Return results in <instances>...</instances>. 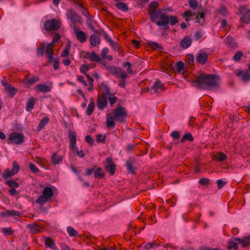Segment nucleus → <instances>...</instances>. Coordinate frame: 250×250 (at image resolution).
I'll return each mask as SVG.
<instances>
[{
    "mask_svg": "<svg viewBox=\"0 0 250 250\" xmlns=\"http://www.w3.org/2000/svg\"><path fill=\"white\" fill-rule=\"evenodd\" d=\"M147 44L149 47L153 50H157L160 52H162L164 50V48L161 45L155 42L148 41L147 42Z\"/></svg>",
    "mask_w": 250,
    "mask_h": 250,
    "instance_id": "obj_23",
    "label": "nucleus"
},
{
    "mask_svg": "<svg viewBox=\"0 0 250 250\" xmlns=\"http://www.w3.org/2000/svg\"><path fill=\"white\" fill-rule=\"evenodd\" d=\"M208 55L206 53H201L197 54L196 56V61L202 65L205 64L208 61Z\"/></svg>",
    "mask_w": 250,
    "mask_h": 250,
    "instance_id": "obj_20",
    "label": "nucleus"
},
{
    "mask_svg": "<svg viewBox=\"0 0 250 250\" xmlns=\"http://www.w3.org/2000/svg\"><path fill=\"white\" fill-rule=\"evenodd\" d=\"M74 31L76 33V37L78 41L81 43H83L86 42V37L83 31L79 30L77 27V28H74Z\"/></svg>",
    "mask_w": 250,
    "mask_h": 250,
    "instance_id": "obj_18",
    "label": "nucleus"
},
{
    "mask_svg": "<svg viewBox=\"0 0 250 250\" xmlns=\"http://www.w3.org/2000/svg\"><path fill=\"white\" fill-rule=\"evenodd\" d=\"M22 213L19 211H16L15 210H6L4 211L1 212L0 213V215L2 217H4L5 216H17L19 217L22 216Z\"/></svg>",
    "mask_w": 250,
    "mask_h": 250,
    "instance_id": "obj_16",
    "label": "nucleus"
},
{
    "mask_svg": "<svg viewBox=\"0 0 250 250\" xmlns=\"http://www.w3.org/2000/svg\"><path fill=\"white\" fill-rule=\"evenodd\" d=\"M75 4L77 6H79L82 9H84L85 11V12L88 14V10L84 6L83 4L81 2L80 0H77L75 1Z\"/></svg>",
    "mask_w": 250,
    "mask_h": 250,
    "instance_id": "obj_58",
    "label": "nucleus"
},
{
    "mask_svg": "<svg viewBox=\"0 0 250 250\" xmlns=\"http://www.w3.org/2000/svg\"><path fill=\"white\" fill-rule=\"evenodd\" d=\"M105 168L109 172L111 175H113L115 172L116 165L114 163L107 164L105 166Z\"/></svg>",
    "mask_w": 250,
    "mask_h": 250,
    "instance_id": "obj_34",
    "label": "nucleus"
},
{
    "mask_svg": "<svg viewBox=\"0 0 250 250\" xmlns=\"http://www.w3.org/2000/svg\"><path fill=\"white\" fill-rule=\"evenodd\" d=\"M35 89L37 92L46 93L51 90L52 86H49L44 84H39L36 86Z\"/></svg>",
    "mask_w": 250,
    "mask_h": 250,
    "instance_id": "obj_21",
    "label": "nucleus"
},
{
    "mask_svg": "<svg viewBox=\"0 0 250 250\" xmlns=\"http://www.w3.org/2000/svg\"><path fill=\"white\" fill-rule=\"evenodd\" d=\"M5 183L11 188H17L19 187V183L14 180H8Z\"/></svg>",
    "mask_w": 250,
    "mask_h": 250,
    "instance_id": "obj_47",
    "label": "nucleus"
},
{
    "mask_svg": "<svg viewBox=\"0 0 250 250\" xmlns=\"http://www.w3.org/2000/svg\"><path fill=\"white\" fill-rule=\"evenodd\" d=\"M227 157V155L224 154L223 152H219L217 154V159L219 162H223L226 160Z\"/></svg>",
    "mask_w": 250,
    "mask_h": 250,
    "instance_id": "obj_52",
    "label": "nucleus"
},
{
    "mask_svg": "<svg viewBox=\"0 0 250 250\" xmlns=\"http://www.w3.org/2000/svg\"><path fill=\"white\" fill-rule=\"evenodd\" d=\"M192 42V41L188 37H185L180 43L181 47L183 49H187L190 46Z\"/></svg>",
    "mask_w": 250,
    "mask_h": 250,
    "instance_id": "obj_26",
    "label": "nucleus"
},
{
    "mask_svg": "<svg viewBox=\"0 0 250 250\" xmlns=\"http://www.w3.org/2000/svg\"><path fill=\"white\" fill-rule=\"evenodd\" d=\"M67 231L69 235L71 237H76L79 235L78 232L71 226L67 227Z\"/></svg>",
    "mask_w": 250,
    "mask_h": 250,
    "instance_id": "obj_42",
    "label": "nucleus"
},
{
    "mask_svg": "<svg viewBox=\"0 0 250 250\" xmlns=\"http://www.w3.org/2000/svg\"><path fill=\"white\" fill-rule=\"evenodd\" d=\"M216 183L218 186V188L220 189L224 187L225 185L227 184V182L226 181H224L221 179H219L217 180Z\"/></svg>",
    "mask_w": 250,
    "mask_h": 250,
    "instance_id": "obj_64",
    "label": "nucleus"
},
{
    "mask_svg": "<svg viewBox=\"0 0 250 250\" xmlns=\"http://www.w3.org/2000/svg\"><path fill=\"white\" fill-rule=\"evenodd\" d=\"M94 32L96 35L97 34L98 35L103 36L105 40H106L107 38L109 37V36L107 35V34L104 31V30L103 29L101 28H100V29L98 30L95 29V30H94Z\"/></svg>",
    "mask_w": 250,
    "mask_h": 250,
    "instance_id": "obj_41",
    "label": "nucleus"
},
{
    "mask_svg": "<svg viewBox=\"0 0 250 250\" xmlns=\"http://www.w3.org/2000/svg\"><path fill=\"white\" fill-rule=\"evenodd\" d=\"M238 15H242L240 20L246 24L250 23V10H247L245 5H241L238 9Z\"/></svg>",
    "mask_w": 250,
    "mask_h": 250,
    "instance_id": "obj_7",
    "label": "nucleus"
},
{
    "mask_svg": "<svg viewBox=\"0 0 250 250\" xmlns=\"http://www.w3.org/2000/svg\"><path fill=\"white\" fill-rule=\"evenodd\" d=\"M99 88L102 92V96L106 97H108V96H111L110 88L105 83H102L101 84L99 85Z\"/></svg>",
    "mask_w": 250,
    "mask_h": 250,
    "instance_id": "obj_17",
    "label": "nucleus"
},
{
    "mask_svg": "<svg viewBox=\"0 0 250 250\" xmlns=\"http://www.w3.org/2000/svg\"><path fill=\"white\" fill-rule=\"evenodd\" d=\"M228 250H238V244L236 242L234 241H229V242L228 246L227 247Z\"/></svg>",
    "mask_w": 250,
    "mask_h": 250,
    "instance_id": "obj_45",
    "label": "nucleus"
},
{
    "mask_svg": "<svg viewBox=\"0 0 250 250\" xmlns=\"http://www.w3.org/2000/svg\"><path fill=\"white\" fill-rule=\"evenodd\" d=\"M159 26H164L165 30H167L169 29L168 24L169 23L168 16L166 14L163 15L159 20L156 21V22H153Z\"/></svg>",
    "mask_w": 250,
    "mask_h": 250,
    "instance_id": "obj_10",
    "label": "nucleus"
},
{
    "mask_svg": "<svg viewBox=\"0 0 250 250\" xmlns=\"http://www.w3.org/2000/svg\"><path fill=\"white\" fill-rule=\"evenodd\" d=\"M159 4L157 1H153L149 3L147 11L150 16V20L153 22L159 20L163 15L166 14L165 10L163 8L157 9Z\"/></svg>",
    "mask_w": 250,
    "mask_h": 250,
    "instance_id": "obj_3",
    "label": "nucleus"
},
{
    "mask_svg": "<svg viewBox=\"0 0 250 250\" xmlns=\"http://www.w3.org/2000/svg\"><path fill=\"white\" fill-rule=\"evenodd\" d=\"M96 167H97V166L94 165L93 166V167L92 168L86 169L85 173L84 175L85 176L90 175L94 171H95V170L96 169Z\"/></svg>",
    "mask_w": 250,
    "mask_h": 250,
    "instance_id": "obj_61",
    "label": "nucleus"
},
{
    "mask_svg": "<svg viewBox=\"0 0 250 250\" xmlns=\"http://www.w3.org/2000/svg\"><path fill=\"white\" fill-rule=\"evenodd\" d=\"M169 23L171 25H174L178 22V20L175 16L168 17Z\"/></svg>",
    "mask_w": 250,
    "mask_h": 250,
    "instance_id": "obj_51",
    "label": "nucleus"
},
{
    "mask_svg": "<svg viewBox=\"0 0 250 250\" xmlns=\"http://www.w3.org/2000/svg\"><path fill=\"white\" fill-rule=\"evenodd\" d=\"M45 245L48 247L55 250L57 249L54 241L51 237H47L44 241Z\"/></svg>",
    "mask_w": 250,
    "mask_h": 250,
    "instance_id": "obj_30",
    "label": "nucleus"
},
{
    "mask_svg": "<svg viewBox=\"0 0 250 250\" xmlns=\"http://www.w3.org/2000/svg\"><path fill=\"white\" fill-rule=\"evenodd\" d=\"M195 13H193L190 10H187L183 13L182 17H183V18H189L190 17H191L192 16H195Z\"/></svg>",
    "mask_w": 250,
    "mask_h": 250,
    "instance_id": "obj_60",
    "label": "nucleus"
},
{
    "mask_svg": "<svg viewBox=\"0 0 250 250\" xmlns=\"http://www.w3.org/2000/svg\"><path fill=\"white\" fill-rule=\"evenodd\" d=\"M2 232L4 234L8 235L13 234L14 230H12L11 227L10 228H2Z\"/></svg>",
    "mask_w": 250,
    "mask_h": 250,
    "instance_id": "obj_53",
    "label": "nucleus"
},
{
    "mask_svg": "<svg viewBox=\"0 0 250 250\" xmlns=\"http://www.w3.org/2000/svg\"><path fill=\"white\" fill-rule=\"evenodd\" d=\"M189 5L192 9H195L198 6V2L196 0H189Z\"/></svg>",
    "mask_w": 250,
    "mask_h": 250,
    "instance_id": "obj_59",
    "label": "nucleus"
},
{
    "mask_svg": "<svg viewBox=\"0 0 250 250\" xmlns=\"http://www.w3.org/2000/svg\"><path fill=\"white\" fill-rule=\"evenodd\" d=\"M61 27L60 21L56 19L47 20L44 23V28L47 31H56Z\"/></svg>",
    "mask_w": 250,
    "mask_h": 250,
    "instance_id": "obj_6",
    "label": "nucleus"
},
{
    "mask_svg": "<svg viewBox=\"0 0 250 250\" xmlns=\"http://www.w3.org/2000/svg\"><path fill=\"white\" fill-rule=\"evenodd\" d=\"M134 163V160L131 158L126 161L125 163V166L127 167L128 172L130 173H135V168L133 166V164Z\"/></svg>",
    "mask_w": 250,
    "mask_h": 250,
    "instance_id": "obj_27",
    "label": "nucleus"
},
{
    "mask_svg": "<svg viewBox=\"0 0 250 250\" xmlns=\"http://www.w3.org/2000/svg\"><path fill=\"white\" fill-rule=\"evenodd\" d=\"M29 73L27 75L25 76V78L22 80V83L26 86H30L34 83L39 81L40 79L38 76H33L31 78H29Z\"/></svg>",
    "mask_w": 250,
    "mask_h": 250,
    "instance_id": "obj_13",
    "label": "nucleus"
},
{
    "mask_svg": "<svg viewBox=\"0 0 250 250\" xmlns=\"http://www.w3.org/2000/svg\"><path fill=\"white\" fill-rule=\"evenodd\" d=\"M159 245L157 244L155 241L152 243H148L146 244L144 248L146 250H149L150 249H153L155 247H158Z\"/></svg>",
    "mask_w": 250,
    "mask_h": 250,
    "instance_id": "obj_50",
    "label": "nucleus"
},
{
    "mask_svg": "<svg viewBox=\"0 0 250 250\" xmlns=\"http://www.w3.org/2000/svg\"><path fill=\"white\" fill-rule=\"evenodd\" d=\"M66 15L67 19L73 23V27L74 28H77L76 23L79 24L82 23L81 17L79 16L74 10L71 9H67L66 10Z\"/></svg>",
    "mask_w": 250,
    "mask_h": 250,
    "instance_id": "obj_5",
    "label": "nucleus"
},
{
    "mask_svg": "<svg viewBox=\"0 0 250 250\" xmlns=\"http://www.w3.org/2000/svg\"><path fill=\"white\" fill-rule=\"evenodd\" d=\"M116 7L124 12H126L128 10V8L127 4L124 2H117L116 3Z\"/></svg>",
    "mask_w": 250,
    "mask_h": 250,
    "instance_id": "obj_39",
    "label": "nucleus"
},
{
    "mask_svg": "<svg viewBox=\"0 0 250 250\" xmlns=\"http://www.w3.org/2000/svg\"><path fill=\"white\" fill-rule=\"evenodd\" d=\"M105 175L103 172V169L101 167H96L94 172V177L95 179H102L104 177Z\"/></svg>",
    "mask_w": 250,
    "mask_h": 250,
    "instance_id": "obj_32",
    "label": "nucleus"
},
{
    "mask_svg": "<svg viewBox=\"0 0 250 250\" xmlns=\"http://www.w3.org/2000/svg\"><path fill=\"white\" fill-rule=\"evenodd\" d=\"M164 90V85L160 82V80H157L151 89V93H159Z\"/></svg>",
    "mask_w": 250,
    "mask_h": 250,
    "instance_id": "obj_14",
    "label": "nucleus"
},
{
    "mask_svg": "<svg viewBox=\"0 0 250 250\" xmlns=\"http://www.w3.org/2000/svg\"><path fill=\"white\" fill-rule=\"evenodd\" d=\"M194 140V138L190 133H187L184 134L181 138L180 142L181 143H184L186 141H189L192 142Z\"/></svg>",
    "mask_w": 250,
    "mask_h": 250,
    "instance_id": "obj_40",
    "label": "nucleus"
},
{
    "mask_svg": "<svg viewBox=\"0 0 250 250\" xmlns=\"http://www.w3.org/2000/svg\"><path fill=\"white\" fill-rule=\"evenodd\" d=\"M27 228L29 229L30 233L34 235L37 234L40 232L42 228L36 223H34L33 224H28L27 225Z\"/></svg>",
    "mask_w": 250,
    "mask_h": 250,
    "instance_id": "obj_22",
    "label": "nucleus"
},
{
    "mask_svg": "<svg viewBox=\"0 0 250 250\" xmlns=\"http://www.w3.org/2000/svg\"><path fill=\"white\" fill-rule=\"evenodd\" d=\"M106 41L109 43L110 46L114 50H120V47L118 44L117 42H114L109 37L107 38Z\"/></svg>",
    "mask_w": 250,
    "mask_h": 250,
    "instance_id": "obj_38",
    "label": "nucleus"
},
{
    "mask_svg": "<svg viewBox=\"0 0 250 250\" xmlns=\"http://www.w3.org/2000/svg\"><path fill=\"white\" fill-rule=\"evenodd\" d=\"M95 103L91 101L90 103L89 104L87 108L86 109V114L88 116H90L92 114L93 112L94 107H95Z\"/></svg>",
    "mask_w": 250,
    "mask_h": 250,
    "instance_id": "obj_44",
    "label": "nucleus"
},
{
    "mask_svg": "<svg viewBox=\"0 0 250 250\" xmlns=\"http://www.w3.org/2000/svg\"><path fill=\"white\" fill-rule=\"evenodd\" d=\"M233 240L239 244L242 245L243 248H245L248 246L250 245V236H245L242 238L239 237H234Z\"/></svg>",
    "mask_w": 250,
    "mask_h": 250,
    "instance_id": "obj_15",
    "label": "nucleus"
},
{
    "mask_svg": "<svg viewBox=\"0 0 250 250\" xmlns=\"http://www.w3.org/2000/svg\"><path fill=\"white\" fill-rule=\"evenodd\" d=\"M106 69L117 78H120L123 73H126L124 70H122L121 68L113 66H107L106 67Z\"/></svg>",
    "mask_w": 250,
    "mask_h": 250,
    "instance_id": "obj_11",
    "label": "nucleus"
},
{
    "mask_svg": "<svg viewBox=\"0 0 250 250\" xmlns=\"http://www.w3.org/2000/svg\"><path fill=\"white\" fill-rule=\"evenodd\" d=\"M42 194L48 199H50L53 194L52 188L48 187H45L42 191Z\"/></svg>",
    "mask_w": 250,
    "mask_h": 250,
    "instance_id": "obj_31",
    "label": "nucleus"
},
{
    "mask_svg": "<svg viewBox=\"0 0 250 250\" xmlns=\"http://www.w3.org/2000/svg\"><path fill=\"white\" fill-rule=\"evenodd\" d=\"M127 75L126 73H123L121 76V77L120 78H121L122 80V81L119 83V85L122 87V88H124L125 86V79L127 78Z\"/></svg>",
    "mask_w": 250,
    "mask_h": 250,
    "instance_id": "obj_48",
    "label": "nucleus"
},
{
    "mask_svg": "<svg viewBox=\"0 0 250 250\" xmlns=\"http://www.w3.org/2000/svg\"><path fill=\"white\" fill-rule=\"evenodd\" d=\"M226 43L229 47L232 49H235L237 47V44L234 42V39L232 37L228 36L225 40Z\"/></svg>",
    "mask_w": 250,
    "mask_h": 250,
    "instance_id": "obj_29",
    "label": "nucleus"
},
{
    "mask_svg": "<svg viewBox=\"0 0 250 250\" xmlns=\"http://www.w3.org/2000/svg\"><path fill=\"white\" fill-rule=\"evenodd\" d=\"M77 134L75 132L69 131L68 138L70 142V148L75 151L77 155L80 158H83L85 154L82 150H79L78 147L76 146Z\"/></svg>",
    "mask_w": 250,
    "mask_h": 250,
    "instance_id": "obj_4",
    "label": "nucleus"
},
{
    "mask_svg": "<svg viewBox=\"0 0 250 250\" xmlns=\"http://www.w3.org/2000/svg\"><path fill=\"white\" fill-rule=\"evenodd\" d=\"M186 61L188 64L190 66H193L194 64V56L192 54H188L186 57Z\"/></svg>",
    "mask_w": 250,
    "mask_h": 250,
    "instance_id": "obj_46",
    "label": "nucleus"
},
{
    "mask_svg": "<svg viewBox=\"0 0 250 250\" xmlns=\"http://www.w3.org/2000/svg\"><path fill=\"white\" fill-rule=\"evenodd\" d=\"M62 160V156L57 155V153H54L51 156L50 161L54 165L59 164Z\"/></svg>",
    "mask_w": 250,
    "mask_h": 250,
    "instance_id": "obj_28",
    "label": "nucleus"
},
{
    "mask_svg": "<svg viewBox=\"0 0 250 250\" xmlns=\"http://www.w3.org/2000/svg\"><path fill=\"white\" fill-rule=\"evenodd\" d=\"M5 91L8 93V96L10 97H13L17 93V89L12 86H7L5 88Z\"/></svg>",
    "mask_w": 250,
    "mask_h": 250,
    "instance_id": "obj_35",
    "label": "nucleus"
},
{
    "mask_svg": "<svg viewBox=\"0 0 250 250\" xmlns=\"http://www.w3.org/2000/svg\"><path fill=\"white\" fill-rule=\"evenodd\" d=\"M84 58L88 59L90 61L96 62H101V59L100 57L97 54H96L94 52H92L91 53H86L84 56Z\"/></svg>",
    "mask_w": 250,
    "mask_h": 250,
    "instance_id": "obj_19",
    "label": "nucleus"
},
{
    "mask_svg": "<svg viewBox=\"0 0 250 250\" xmlns=\"http://www.w3.org/2000/svg\"><path fill=\"white\" fill-rule=\"evenodd\" d=\"M52 62H54L53 64V68L55 70H57L59 68L60 66V62H59V59L58 58H55L53 59V61H51Z\"/></svg>",
    "mask_w": 250,
    "mask_h": 250,
    "instance_id": "obj_63",
    "label": "nucleus"
},
{
    "mask_svg": "<svg viewBox=\"0 0 250 250\" xmlns=\"http://www.w3.org/2000/svg\"><path fill=\"white\" fill-rule=\"evenodd\" d=\"M90 43L92 46L99 45L101 43V39L95 34H92L90 37Z\"/></svg>",
    "mask_w": 250,
    "mask_h": 250,
    "instance_id": "obj_24",
    "label": "nucleus"
},
{
    "mask_svg": "<svg viewBox=\"0 0 250 250\" xmlns=\"http://www.w3.org/2000/svg\"><path fill=\"white\" fill-rule=\"evenodd\" d=\"M184 67L185 65L182 62L179 61L177 62L176 69L178 72H181L184 69Z\"/></svg>",
    "mask_w": 250,
    "mask_h": 250,
    "instance_id": "obj_56",
    "label": "nucleus"
},
{
    "mask_svg": "<svg viewBox=\"0 0 250 250\" xmlns=\"http://www.w3.org/2000/svg\"><path fill=\"white\" fill-rule=\"evenodd\" d=\"M40 47L37 49V55L38 57H42L44 52L45 43L42 42L40 43Z\"/></svg>",
    "mask_w": 250,
    "mask_h": 250,
    "instance_id": "obj_37",
    "label": "nucleus"
},
{
    "mask_svg": "<svg viewBox=\"0 0 250 250\" xmlns=\"http://www.w3.org/2000/svg\"><path fill=\"white\" fill-rule=\"evenodd\" d=\"M20 169V166L17 161H15L13 163V167L11 170L7 168L3 173L2 176L4 179H7L16 174H17Z\"/></svg>",
    "mask_w": 250,
    "mask_h": 250,
    "instance_id": "obj_8",
    "label": "nucleus"
},
{
    "mask_svg": "<svg viewBox=\"0 0 250 250\" xmlns=\"http://www.w3.org/2000/svg\"><path fill=\"white\" fill-rule=\"evenodd\" d=\"M220 79L218 75L202 73L192 81V84L203 90H212L213 88L219 87Z\"/></svg>",
    "mask_w": 250,
    "mask_h": 250,
    "instance_id": "obj_1",
    "label": "nucleus"
},
{
    "mask_svg": "<svg viewBox=\"0 0 250 250\" xmlns=\"http://www.w3.org/2000/svg\"><path fill=\"white\" fill-rule=\"evenodd\" d=\"M49 118L47 116L44 117L41 121H40L38 126V130H42L44 126L49 122Z\"/></svg>",
    "mask_w": 250,
    "mask_h": 250,
    "instance_id": "obj_36",
    "label": "nucleus"
},
{
    "mask_svg": "<svg viewBox=\"0 0 250 250\" xmlns=\"http://www.w3.org/2000/svg\"><path fill=\"white\" fill-rule=\"evenodd\" d=\"M107 97L98 95L97 100V105L98 108L100 110L104 109L107 105Z\"/></svg>",
    "mask_w": 250,
    "mask_h": 250,
    "instance_id": "obj_12",
    "label": "nucleus"
},
{
    "mask_svg": "<svg viewBox=\"0 0 250 250\" xmlns=\"http://www.w3.org/2000/svg\"><path fill=\"white\" fill-rule=\"evenodd\" d=\"M96 140L99 142L105 143L106 136L105 135H103L102 134H98L96 136Z\"/></svg>",
    "mask_w": 250,
    "mask_h": 250,
    "instance_id": "obj_57",
    "label": "nucleus"
},
{
    "mask_svg": "<svg viewBox=\"0 0 250 250\" xmlns=\"http://www.w3.org/2000/svg\"><path fill=\"white\" fill-rule=\"evenodd\" d=\"M127 113L125 108L118 104L116 108L113 110V113H109L106 117L107 127L113 128L115 126V120L120 123H124L125 119L127 117Z\"/></svg>",
    "mask_w": 250,
    "mask_h": 250,
    "instance_id": "obj_2",
    "label": "nucleus"
},
{
    "mask_svg": "<svg viewBox=\"0 0 250 250\" xmlns=\"http://www.w3.org/2000/svg\"><path fill=\"white\" fill-rule=\"evenodd\" d=\"M29 167V169L34 173H38L40 171L39 168L36 167V166L31 163H30Z\"/></svg>",
    "mask_w": 250,
    "mask_h": 250,
    "instance_id": "obj_62",
    "label": "nucleus"
},
{
    "mask_svg": "<svg viewBox=\"0 0 250 250\" xmlns=\"http://www.w3.org/2000/svg\"><path fill=\"white\" fill-rule=\"evenodd\" d=\"M48 199L45 196H43L42 194L37 198L36 201L37 203L41 205H43L46 202L48 201Z\"/></svg>",
    "mask_w": 250,
    "mask_h": 250,
    "instance_id": "obj_43",
    "label": "nucleus"
},
{
    "mask_svg": "<svg viewBox=\"0 0 250 250\" xmlns=\"http://www.w3.org/2000/svg\"><path fill=\"white\" fill-rule=\"evenodd\" d=\"M199 183L202 186H208L210 184V180L206 178H201L199 181Z\"/></svg>",
    "mask_w": 250,
    "mask_h": 250,
    "instance_id": "obj_55",
    "label": "nucleus"
},
{
    "mask_svg": "<svg viewBox=\"0 0 250 250\" xmlns=\"http://www.w3.org/2000/svg\"><path fill=\"white\" fill-rule=\"evenodd\" d=\"M243 54L241 51H238L236 52L232 58V60L235 62H238L241 60Z\"/></svg>",
    "mask_w": 250,
    "mask_h": 250,
    "instance_id": "obj_49",
    "label": "nucleus"
},
{
    "mask_svg": "<svg viewBox=\"0 0 250 250\" xmlns=\"http://www.w3.org/2000/svg\"><path fill=\"white\" fill-rule=\"evenodd\" d=\"M35 99L33 97H30L28 100L26 102V109L28 111L29 110L32 109L34 108L35 105Z\"/></svg>",
    "mask_w": 250,
    "mask_h": 250,
    "instance_id": "obj_33",
    "label": "nucleus"
},
{
    "mask_svg": "<svg viewBox=\"0 0 250 250\" xmlns=\"http://www.w3.org/2000/svg\"><path fill=\"white\" fill-rule=\"evenodd\" d=\"M90 69V65L83 64L82 65L81 67H80V72L85 75V74H87L86 73V71H88Z\"/></svg>",
    "mask_w": 250,
    "mask_h": 250,
    "instance_id": "obj_54",
    "label": "nucleus"
},
{
    "mask_svg": "<svg viewBox=\"0 0 250 250\" xmlns=\"http://www.w3.org/2000/svg\"><path fill=\"white\" fill-rule=\"evenodd\" d=\"M237 76H241V80L245 82L250 81V74L248 72L240 70L236 73Z\"/></svg>",
    "mask_w": 250,
    "mask_h": 250,
    "instance_id": "obj_25",
    "label": "nucleus"
},
{
    "mask_svg": "<svg viewBox=\"0 0 250 250\" xmlns=\"http://www.w3.org/2000/svg\"><path fill=\"white\" fill-rule=\"evenodd\" d=\"M24 137L23 135L18 132H13L10 134L8 139L11 143L16 144H21L24 141Z\"/></svg>",
    "mask_w": 250,
    "mask_h": 250,
    "instance_id": "obj_9",
    "label": "nucleus"
}]
</instances>
